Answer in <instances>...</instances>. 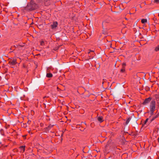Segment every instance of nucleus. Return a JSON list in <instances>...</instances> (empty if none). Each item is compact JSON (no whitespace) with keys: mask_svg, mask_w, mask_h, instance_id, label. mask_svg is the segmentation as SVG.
<instances>
[{"mask_svg":"<svg viewBox=\"0 0 159 159\" xmlns=\"http://www.w3.org/2000/svg\"><path fill=\"white\" fill-rule=\"evenodd\" d=\"M157 141L158 143H159V137L157 139Z\"/></svg>","mask_w":159,"mask_h":159,"instance_id":"obj_26","label":"nucleus"},{"mask_svg":"<svg viewBox=\"0 0 159 159\" xmlns=\"http://www.w3.org/2000/svg\"><path fill=\"white\" fill-rule=\"evenodd\" d=\"M152 99V98L149 97L146 98L144 102H143L142 104L143 105H146L149 103Z\"/></svg>","mask_w":159,"mask_h":159,"instance_id":"obj_4","label":"nucleus"},{"mask_svg":"<svg viewBox=\"0 0 159 159\" xmlns=\"http://www.w3.org/2000/svg\"><path fill=\"white\" fill-rule=\"evenodd\" d=\"M106 23V21H103V22H102V25H105V24Z\"/></svg>","mask_w":159,"mask_h":159,"instance_id":"obj_22","label":"nucleus"},{"mask_svg":"<svg viewBox=\"0 0 159 159\" xmlns=\"http://www.w3.org/2000/svg\"><path fill=\"white\" fill-rule=\"evenodd\" d=\"M52 74L51 73H48L46 74V77L48 78H51L52 77Z\"/></svg>","mask_w":159,"mask_h":159,"instance_id":"obj_10","label":"nucleus"},{"mask_svg":"<svg viewBox=\"0 0 159 159\" xmlns=\"http://www.w3.org/2000/svg\"><path fill=\"white\" fill-rule=\"evenodd\" d=\"M147 20L146 19H142L141 20V22L143 24H144L145 23L147 22Z\"/></svg>","mask_w":159,"mask_h":159,"instance_id":"obj_13","label":"nucleus"},{"mask_svg":"<svg viewBox=\"0 0 159 159\" xmlns=\"http://www.w3.org/2000/svg\"><path fill=\"white\" fill-rule=\"evenodd\" d=\"M156 108V102L154 100H152L150 103V110H155Z\"/></svg>","mask_w":159,"mask_h":159,"instance_id":"obj_2","label":"nucleus"},{"mask_svg":"<svg viewBox=\"0 0 159 159\" xmlns=\"http://www.w3.org/2000/svg\"><path fill=\"white\" fill-rule=\"evenodd\" d=\"M155 97L157 101H159V93L155 95Z\"/></svg>","mask_w":159,"mask_h":159,"instance_id":"obj_12","label":"nucleus"},{"mask_svg":"<svg viewBox=\"0 0 159 159\" xmlns=\"http://www.w3.org/2000/svg\"><path fill=\"white\" fill-rule=\"evenodd\" d=\"M54 125H52L51 124H50L48 127L44 129V131L46 132L47 133L48 132L49 130L53 127Z\"/></svg>","mask_w":159,"mask_h":159,"instance_id":"obj_5","label":"nucleus"},{"mask_svg":"<svg viewBox=\"0 0 159 159\" xmlns=\"http://www.w3.org/2000/svg\"><path fill=\"white\" fill-rule=\"evenodd\" d=\"M131 119V118L130 117H129L128 119H127L126 122V125H127L128 124V123H129V121Z\"/></svg>","mask_w":159,"mask_h":159,"instance_id":"obj_14","label":"nucleus"},{"mask_svg":"<svg viewBox=\"0 0 159 159\" xmlns=\"http://www.w3.org/2000/svg\"><path fill=\"white\" fill-rule=\"evenodd\" d=\"M148 118H147V119H146L144 121V124H145L147 122V121H148Z\"/></svg>","mask_w":159,"mask_h":159,"instance_id":"obj_19","label":"nucleus"},{"mask_svg":"<svg viewBox=\"0 0 159 159\" xmlns=\"http://www.w3.org/2000/svg\"><path fill=\"white\" fill-rule=\"evenodd\" d=\"M91 52H93V51H90V52H88V53L89 54Z\"/></svg>","mask_w":159,"mask_h":159,"instance_id":"obj_24","label":"nucleus"},{"mask_svg":"<svg viewBox=\"0 0 159 159\" xmlns=\"http://www.w3.org/2000/svg\"><path fill=\"white\" fill-rule=\"evenodd\" d=\"M159 116V112L157 114L156 116H154L152 117V119L151 120V121H152L154 120L155 119L158 117Z\"/></svg>","mask_w":159,"mask_h":159,"instance_id":"obj_8","label":"nucleus"},{"mask_svg":"<svg viewBox=\"0 0 159 159\" xmlns=\"http://www.w3.org/2000/svg\"><path fill=\"white\" fill-rule=\"evenodd\" d=\"M44 42L43 41H42L41 42V43H40L41 45H44Z\"/></svg>","mask_w":159,"mask_h":159,"instance_id":"obj_21","label":"nucleus"},{"mask_svg":"<svg viewBox=\"0 0 159 159\" xmlns=\"http://www.w3.org/2000/svg\"><path fill=\"white\" fill-rule=\"evenodd\" d=\"M19 148L21 150L22 152H24L25 151V146H21L19 147Z\"/></svg>","mask_w":159,"mask_h":159,"instance_id":"obj_9","label":"nucleus"},{"mask_svg":"<svg viewBox=\"0 0 159 159\" xmlns=\"http://www.w3.org/2000/svg\"><path fill=\"white\" fill-rule=\"evenodd\" d=\"M155 50L156 52L159 51V45H158L157 47H156L155 49Z\"/></svg>","mask_w":159,"mask_h":159,"instance_id":"obj_15","label":"nucleus"},{"mask_svg":"<svg viewBox=\"0 0 159 159\" xmlns=\"http://www.w3.org/2000/svg\"><path fill=\"white\" fill-rule=\"evenodd\" d=\"M155 110H150V114L151 116H152L154 114V112Z\"/></svg>","mask_w":159,"mask_h":159,"instance_id":"obj_16","label":"nucleus"},{"mask_svg":"<svg viewBox=\"0 0 159 159\" xmlns=\"http://www.w3.org/2000/svg\"><path fill=\"white\" fill-rule=\"evenodd\" d=\"M106 81V80L105 79H103L102 81V84H103Z\"/></svg>","mask_w":159,"mask_h":159,"instance_id":"obj_20","label":"nucleus"},{"mask_svg":"<svg viewBox=\"0 0 159 159\" xmlns=\"http://www.w3.org/2000/svg\"><path fill=\"white\" fill-rule=\"evenodd\" d=\"M154 2L157 3H159V0H154Z\"/></svg>","mask_w":159,"mask_h":159,"instance_id":"obj_17","label":"nucleus"},{"mask_svg":"<svg viewBox=\"0 0 159 159\" xmlns=\"http://www.w3.org/2000/svg\"><path fill=\"white\" fill-rule=\"evenodd\" d=\"M126 65L125 63H123L122 64V67H125Z\"/></svg>","mask_w":159,"mask_h":159,"instance_id":"obj_18","label":"nucleus"},{"mask_svg":"<svg viewBox=\"0 0 159 159\" xmlns=\"http://www.w3.org/2000/svg\"><path fill=\"white\" fill-rule=\"evenodd\" d=\"M97 120L98 121H99L101 123L103 121V117L101 116H98L97 118Z\"/></svg>","mask_w":159,"mask_h":159,"instance_id":"obj_7","label":"nucleus"},{"mask_svg":"<svg viewBox=\"0 0 159 159\" xmlns=\"http://www.w3.org/2000/svg\"><path fill=\"white\" fill-rule=\"evenodd\" d=\"M125 67H122L121 69V70H120V72L122 73H125Z\"/></svg>","mask_w":159,"mask_h":159,"instance_id":"obj_11","label":"nucleus"},{"mask_svg":"<svg viewBox=\"0 0 159 159\" xmlns=\"http://www.w3.org/2000/svg\"><path fill=\"white\" fill-rule=\"evenodd\" d=\"M63 133H62L61 134V137H62L63 136Z\"/></svg>","mask_w":159,"mask_h":159,"instance_id":"obj_25","label":"nucleus"},{"mask_svg":"<svg viewBox=\"0 0 159 159\" xmlns=\"http://www.w3.org/2000/svg\"><path fill=\"white\" fill-rule=\"evenodd\" d=\"M17 63L16 60V59H11L9 62V64L12 66L15 65Z\"/></svg>","mask_w":159,"mask_h":159,"instance_id":"obj_3","label":"nucleus"},{"mask_svg":"<svg viewBox=\"0 0 159 159\" xmlns=\"http://www.w3.org/2000/svg\"><path fill=\"white\" fill-rule=\"evenodd\" d=\"M157 104L158 105L159 108V101H157Z\"/></svg>","mask_w":159,"mask_h":159,"instance_id":"obj_23","label":"nucleus"},{"mask_svg":"<svg viewBox=\"0 0 159 159\" xmlns=\"http://www.w3.org/2000/svg\"><path fill=\"white\" fill-rule=\"evenodd\" d=\"M39 8V6L35 2L31 0L25 8V10L27 11H32Z\"/></svg>","mask_w":159,"mask_h":159,"instance_id":"obj_1","label":"nucleus"},{"mask_svg":"<svg viewBox=\"0 0 159 159\" xmlns=\"http://www.w3.org/2000/svg\"><path fill=\"white\" fill-rule=\"evenodd\" d=\"M58 25V23L57 21L53 22L52 25H51V26L52 29H53L57 27Z\"/></svg>","mask_w":159,"mask_h":159,"instance_id":"obj_6","label":"nucleus"}]
</instances>
